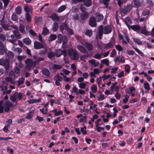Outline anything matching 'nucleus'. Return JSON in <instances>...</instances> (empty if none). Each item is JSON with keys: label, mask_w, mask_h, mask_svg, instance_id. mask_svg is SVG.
Wrapping results in <instances>:
<instances>
[{"label": "nucleus", "mask_w": 154, "mask_h": 154, "mask_svg": "<svg viewBox=\"0 0 154 154\" xmlns=\"http://www.w3.org/2000/svg\"><path fill=\"white\" fill-rule=\"evenodd\" d=\"M55 56L57 57H60L62 55L64 57H66L67 55V51L66 50H62L61 49L56 50L55 51Z\"/></svg>", "instance_id": "nucleus-8"}, {"label": "nucleus", "mask_w": 154, "mask_h": 154, "mask_svg": "<svg viewBox=\"0 0 154 154\" xmlns=\"http://www.w3.org/2000/svg\"><path fill=\"white\" fill-rule=\"evenodd\" d=\"M7 55L8 56L9 58L12 59L13 58L14 56V53L11 51H9L7 53Z\"/></svg>", "instance_id": "nucleus-44"}, {"label": "nucleus", "mask_w": 154, "mask_h": 154, "mask_svg": "<svg viewBox=\"0 0 154 154\" xmlns=\"http://www.w3.org/2000/svg\"><path fill=\"white\" fill-rule=\"evenodd\" d=\"M72 19L74 20H78L79 19V15L78 14H75L72 15Z\"/></svg>", "instance_id": "nucleus-45"}, {"label": "nucleus", "mask_w": 154, "mask_h": 154, "mask_svg": "<svg viewBox=\"0 0 154 154\" xmlns=\"http://www.w3.org/2000/svg\"><path fill=\"white\" fill-rule=\"evenodd\" d=\"M67 54L70 59L73 60H77L79 58V56L76 51L72 48L69 49L67 50Z\"/></svg>", "instance_id": "nucleus-2"}, {"label": "nucleus", "mask_w": 154, "mask_h": 154, "mask_svg": "<svg viewBox=\"0 0 154 154\" xmlns=\"http://www.w3.org/2000/svg\"><path fill=\"white\" fill-rule=\"evenodd\" d=\"M132 9V6L130 4H128L125 5L123 8L120 9V13L122 14H123L124 15L126 14Z\"/></svg>", "instance_id": "nucleus-6"}, {"label": "nucleus", "mask_w": 154, "mask_h": 154, "mask_svg": "<svg viewBox=\"0 0 154 154\" xmlns=\"http://www.w3.org/2000/svg\"><path fill=\"white\" fill-rule=\"evenodd\" d=\"M0 65L4 67L7 72H8L9 71V62L8 60L3 58L1 59H0Z\"/></svg>", "instance_id": "nucleus-7"}, {"label": "nucleus", "mask_w": 154, "mask_h": 154, "mask_svg": "<svg viewBox=\"0 0 154 154\" xmlns=\"http://www.w3.org/2000/svg\"><path fill=\"white\" fill-rule=\"evenodd\" d=\"M66 8V7L65 5H62L58 8L57 10V12L61 13L65 10Z\"/></svg>", "instance_id": "nucleus-33"}, {"label": "nucleus", "mask_w": 154, "mask_h": 154, "mask_svg": "<svg viewBox=\"0 0 154 154\" xmlns=\"http://www.w3.org/2000/svg\"><path fill=\"white\" fill-rule=\"evenodd\" d=\"M49 17L51 18L54 21H58L59 19L58 16L55 13L52 14Z\"/></svg>", "instance_id": "nucleus-20"}, {"label": "nucleus", "mask_w": 154, "mask_h": 154, "mask_svg": "<svg viewBox=\"0 0 154 154\" xmlns=\"http://www.w3.org/2000/svg\"><path fill=\"white\" fill-rule=\"evenodd\" d=\"M26 69L28 71L30 70L31 68L33 61L31 59H28V60H26Z\"/></svg>", "instance_id": "nucleus-10"}, {"label": "nucleus", "mask_w": 154, "mask_h": 154, "mask_svg": "<svg viewBox=\"0 0 154 154\" xmlns=\"http://www.w3.org/2000/svg\"><path fill=\"white\" fill-rule=\"evenodd\" d=\"M85 34L86 35L88 36L89 37H90L92 35V32L91 30L89 29L87 30L85 32Z\"/></svg>", "instance_id": "nucleus-51"}, {"label": "nucleus", "mask_w": 154, "mask_h": 154, "mask_svg": "<svg viewBox=\"0 0 154 154\" xmlns=\"http://www.w3.org/2000/svg\"><path fill=\"white\" fill-rule=\"evenodd\" d=\"M93 57L96 59L100 60L101 58V54L99 53H97L94 55L93 56Z\"/></svg>", "instance_id": "nucleus-59"}, {"label": "nucleus", "mask_w": 154, "mask_h": 154, "mask_svg": "<svg viewBox=\"0 0 154 154\" xmlns=\"http://www.w3.org/2000/svg\"><path fill=\"white\" fill-rule=\"evenodd\" d=\"M49 30L45 27H44L43 29L42 34L44 35H47L49 33Z\"/></svg>", "instance_id": "nucleus-41"}, {"label": "nucleus", "mask_w": 154, "mask_h": 154, "mask_svg": "<svg viewBox=\"0 0 154 154\" xmlns=\"http://www.w3.org/2000/svg\"><path fill=\"white\" fill-rule=\"evenodd\" d=\"M133 39L134 41L137 44L140 45L142 44V42L140 39L137 38H134Z\"/></svg>", "instance_id": "nucleus-58"}, {"label": "nucleus", "mask_w": 154, "mask_h": 154, "mask_svg": "<svg viewBox=\"0 0 154 154\" xmlns=\"http://www.w3.org/2000/svg\"><path fill=\"white\" fill-rule=\"evenodd\" d=\"M14 51L20 54L22 51V49L20 48H16L14 49Z\"/></svg>", "instance_id": "nucleus-62"}, {"label": "nucleus", "mask_w": 154, "mask_h": 154, "mask_svg": "<svg viewBox=\"0 0 154 154\" xmlns=\"http://www.w3.org/2000/svg\"><path fill=\"white\" fill-rule=\"evenodd\" d=\"M103 16L102 14L100 13H97L96 14V18L97 19V21H99L103 18Z\"/></svg>", "instance_id": "nucleus-31"}, {"label": "nucleus", "mask_w": 154, "mask_h": 154, "mask_svg": "<svg viewBox=\"0 0 154 154\" xmlns=\"http://www.w3.org/2000/svg\"><path fill=\"white\" fill-rule=\"evenodd\" d=\"M79 87L81 89H85L86 86L87 84L85 82H82L78 83Z\"/></svg>", "instance_id": "nucleus-34"}, {"label": "nucleus", "mask_w": 154, "mask_h": 154, "mask_svg": "<svg viewBox=\"0 0 154 154\" xmlns=\"http://www.w3.org/2000/svg\"><path fill=\"white\" fill-rule=\"evenodd\" d=\"M112 31V29L109 26H105L104 27L102 25L100 26L98 28V35L100 38L102 37L103 34H108Z\"/></svg>", "instance_id": "nucleus-1"}, {"label": "nucleus", "mask_w": 154, "mask_h": 154, "mask_svg": "<svg viewBox=\"0 0 154 154\" xmlns=\"http://www.w3.org/2000/svg\"><path fill=\"white\" fill-rule=\"evenodd\" d=\"M5 107L4 110L5 112H8L10 110V108L12 107L13 105L12 103L9 101H8L4 103Z\"/></svg>", "instance_id": "nucleus-9"}, {"label": "nucleus", "mask_w": 154, "mask_h": 154, "mask_svg": "<svg viewBox=\"0 0 154 154\" xmlns=\"http://www.w3.org/2000/svg\"><path fill=\"white\" fill-rule=\"evenodd\" d=\"M24 80L25 79L23 77H21L17 81L18 82V86H19L23 84L24 83Z\"/></svg>", "instance_id": "nucleus-35"}, {"label": "nucleus", "mask_w": 154, "mask_h": 154, "mask_svg": "<svg viewBox=\"0 0 154 154\" xmlns=\"http://www.w3.org/2000/svg\"><path fill=\"white\" fill-rule=\"evenodd\" d=\"M41 100V99L40 98L38 99H33L29 100L28 101V102L30 104L33 103H36L39 102H40Z\"/></svg>", "instance_id": "nucleus-37"}, {"label": "nucleus", "mask_w": 154, "mask_h": 154, "mask_svg": "<svg viewBox=\"0 0 154 154\" xmlns=\"http://www.w3.org/2000/svg\"><path fill=\"white\" fill-rule=\"evenodd\" d=\"M23 97V94L21 92H16L11 95L10 98V100L12 102H15L16 100H20Z\"/></svg>", "instance_id": "nucleus-4"}, {"label": "nucleus", "mask_w": 154, "mask_h": 154, "mask_svg": "<svg viewBox=\"0 0 154 154\" xmlns=\"http://www.w3.org/2000/svg\"><path fill=\"white\" fill-rule=\"evenodd\" d=\"M2 18V19L0 20L1 25L4 30L5 31H7L10 30V26L8 24L5 23V22L4 20L5 14L2 12H1L0 14V17Z\"/></svg>", "instance_id": "nucleus-3"}, {"label": "nucleus", "mask_w": 154, "mask_h": 154, "mask_svg": "<svg viewBox=\"0 0 154 154\" xmlns=\"http://www.w3.org/2000/svg\"><path fill=\"white\" fill-rule=\"evenodd\" d=\"M25 19L28 22L31 21V17L30 15L28 13H26L25 14Z\"/></svg>", "instance_id": "nucleus-26"}, {"label": "nucleus", "mask_w": 154, "mask_h": 154, "mask_svg": "<svg viewBox=\"0 0 154 154\" xmlns=\"http://www.w3.org/2000/svg\"><path fill=\"white\" fill-rule=\"evenodd\" d=\"M55 56V52L52 51L49 52L47 54L48 57L51 59L53 60Z\"/></svg>", "instance_id": "nucleus-24"}, {"label": "nucleus", "mask_w": 154, "mask_h": 154, "mask_svg": "<svg viewBox=\"0 0 154 154\" xmlns=\"http://www.w3.org/2000/svg\"><path fill=\"white\" fill-rule=\"evenodd\" d=\"M6 37L7 38V40L8 42L15 45L14 43L16 42L17 40L15 38L14 35H11L10 36L8 35Z\"/></svg>", "instance_id": "nucleus-11"}, {"label": "nucleus", "mask_w": 154, "mask_h": 154, "mask_svg": "<svg viewBox=\"0 0 154 154\" xmlns=\"http://www.w3.org/2000/svg\"><path fill=\"white\" fill-rule=\"evenodd\" d=\"M62 68V66L60 65L54 64L52 68L54 69H60Z\"/></svg>", "instance_id": "nucleus-47"}, {"label": "nucleus", "mask_w": 154, "mask_h": 154, "mask_svg": "<svg viewBox=\"0 0 154 154\" xmlns=\"http://www.w3.org/2000/svg\"><path fill=\"white\" fill-rule=\"evenodd\" d=\"M101 62L102 63L105 64L107 66L109 65V61L107 59H105L101 60Z\"/></svg>", "instance_id": "nucleus-38"}, {"label": "nucleus", "mask_w": 154, "mask_h": 154, "mask_svg": "<svg viewBox=\"0 0 154 154\" xmlns=\"http://www.w3.org/2000/svg\"><path fill=\"white\" fill-rule=\"evenodd\" d=\"M24 10L26 13H29V12H32V8L31 7H29L28 6H25Z\"/></svg>", "instance_id": "nucleus-25"}, {"label": "nucleus", "mask_w": 154, "mask_h": 154, "mask_svg": "<svg viewBox=\"0 0 154 154\" xmlns=\"http://www.w3.org/2000/svg\"><path fill=\"white\" fill-rule=\"evenodd\" d=\"M34 62L35 63H38L41 61H43L45 58L43 57H39L37 58L35 56H34Z\"/></svg>", "instance_id": "nucleus-28"}, {"label": "nucleus", "mask_w": 154, "mask_h": 154, "mask_svg": "<svg viewBox=\"0 0 154 154\" xmlns=\"http://www.w3.org/2000/svg\"><path fill=\"white\" fill-rule=\"evenodd\" d=\"M140 4L139 0H133L131 5L132 6V7L138 8Z\"/></svg>", "instance_id": "nucleus-15"}, {"label": "nucleus", "mask_w": 154, "mask_h": 154, "mask_svg": "<svg viewBox=\"0 0 154 154\" xmlns=\"http://www.w3.org/2000/svg\"><path fill=\"white\" fill-rule=\"evenodd\" d=\"M19 30L23 34L25 33V27L23 26L20 25L19 27Z\"/></svg>", "instance_id": "nucleus-61"}, {"label": "nucleus", "mask_w": 154, "mask_h": 154, "mask_svg": "<svg viewBox=\"0 0 154 154\" xmlns=\"http://www.w3.org/2000/svg\"><path fill=\"white\" fill-rule=\"evenodd\" d=\"M22 9L20 6H18L15 8V13L17 14H20L22 12Z\"/></svg>", "instance_id": "nucleus-27"}, {"label": "nucleus", "mask_w": 154, "mask_h": 154, "mask_svg": "<svg viewBox=\"0 0 154 154\" xmlns=\"http://www.w3.org/2000/svg\"><path fill=\"white\" fill-rule=\"evenodd\" d=\"M116 52L115 49H113L112 52L111 53L110 57H114L116 54Z\"/></svg>", "instance_id": "nucleus-63"}, {"label": "nucleus", "mask_w": 154, "mask_h": 154, "mask_svg": "<svg viewBox=\"0 0 154 154\" xmlns=\"http://www.w3.org/2000/svg\"><path fill=\"white\" fill-rule=\"evenodd\" d=\"M9 76L14 80L15 79V73L14 71H11L10 72L9 74Z\"/></svg>", "instance_id": "nucleus-40"}, {"label": "nucleus", "mask_w": 154, "mask_h": 154, "mask_svg": "<svg viewBox=\"0 0 154 154\" xmlns=\"http://www.w3.org/2000/svg\"><path fill=\"white\" fill-rule=\"evenodd\" d=\"M14 35L16 39H20L21 38V34L18 31V30H15L13 31Z\"/></svg>", "instance_id": "nucleus-17"}, {"label": "nucleus", "mask_w": 154, "mask_h": 154, "mask_svg": "<svg viewBox=\"0 0 154 154\" xmlns=\"http://www.w3.org/2000/svg\"><path fill=\"white\" fill-rule=\"evenodd\" d=\"M125 23H129L130 24H131L132 22L130 17H127L125 20Z\"/></svg>", "instance_id": "nucleus-48"}, {"label": "nucleus", "mask_w": 154, "mask_h": 154, "mask_svg": "<svg viewBox=\"0 0 154 154\" xmlns=\"http://www.w3.org/2000/svg\"><path fill=\"white\" fill-rule=\"evenodd\" d=\"M42 72L43 75L46 76H49L50 75V72L47 69H43L42 71Z\"/></svg>", "instance_id": "nucleus-18"}, {"label": "nucleus", "mask_w": 154, "mask_h": 154, "mask_svg": "<svg viewBox=\"0 0 154 154\" xmlns=\"http://www.w3.org/2000/svg\"><path fill=\"white\" fill-rule=\"evenodd\" d=\"M96 60H95L92 59L89 60L88 61V62L94 67H95L98 66L99 64L98 61L96 62Z\"/></svg>", "instance_id": "nucleus-16"}, {"label": "nucleus", "mask_w": 154, "mask_h": 154, "mask_svg": "<svg viewBox=\"0 0 154 154\" xmlns=\"http://www.w3.org/2000/svg\"><path fill=\"white\" fill-rule=\"evenodd\" d=\"M58 28L59 25L58 23L54 22L53 23L52 29L53 31L56 32L58 30Z\"/></svg>", "instance_id": "nucleus-23"}, {"label": "nucleus", "mask_w": 154, "mask_h": 154, "mask_svg": "<svg viewBox=\"0 0 154 154\" xmlns=\"http://www.w3.org/2000/svg\"><path fill=\"white\" fill-rule=\"evenodd\" d=\"M11 19L13 21H16L18 20V17L15 13H13L12 14Z\"/></svg>", "instance_id": "nucleus-39"}, {"label": "nucleus", "mask_w": 154, "mask_h": 154, "mask_svg": "<svg viewBox=\"0 0 154 154\" xmlns=\"http://www.w3.org/2000/svg\"><path fill=\"white\" fill-rule=\"evenodd\" d=\"M125 71L126 72L129 73L130 72V67L129 65H126L125 66Z\"/></svg>", "instance_id": "nucleus-57"}, {"label": "nucleus", "mask_w": 154, "mask_h": 154, "mask_svg": "<svg viewBox=\"0 0 154 154\" xmlns=\"http://www.w3.org/2000/svg\"><path fill=\"white\" fill-rule=\"evenodd\" d=\"M42 20V18L41 17H36L35 18V21L36 23H41Z\"/></svg>", "instance_id": "nucleus-53"}, {"label": "nucleus", "mask_w": 154, "mask_h": 154, "mask_svg": "<svg viewBox=\"0 0 154 154\" xmlns=\"http://www.w3.org/2000/svg\"><path fill=\"white\" fill-rule=\"evenodd\" d=\"M44 48V45L42 44L37 41H36L34 42V48L35 49H38L41 48Z\"/></svg>", "instance_id": "nucleus-12"}, {"label": "nucleus", "mask_w": 154, "mask_h": 154, "mask_svg": "<svg viewBox=\"0 0 154 154\" xmlns=\"http://www.w3.org/2000/svg\"><path fill=\"white\" fill-rule=\"evenodd\" d=\"M63 36L61 34H59L57 35V39L58 40V43L60 44L62 43L63 41Z\"/></svg>", "instance_id": "nucleus-32"}, {"label": "nucleus", "mask_w": 154, "mask_h": 154, "mask_svg": "<svg viewBox=\"0 0 154 154\" xmlns=\"http://www.w3.org/2000/svg\"><path fill=\"white\" fill-rule=\"evenodd\" d=\"M113 45V44H112L111 42H109L105 44L104 48H105L107 49L111 48Z\"/></svg>", "instance_id": "nucleus-43"}, {"label": "nucleus", "mask_w": 154, "mask_h": 154, "mask_svg": "<svg viewBox=\"0 0 154 154\" xmlns=\"http://www.w3.org/2000/svg\"><path fill=\"white\" fill-rule=\"evenodd\" d=\"M23 40V43L27 45H30L32 42L31 40L28 37L24 38Z\"/></svg>", "instance_id": "nucleus-19"}, {"label": "nucleus", "mask_w": 154, "mask_h": 154, "mask_svg": "<svg viewBox=\"0 0 154 154\" xmlns=\"http://www.w3.org/2000/svg\"><path fill=\"white\" fill-rule=\"evenodd\" d=\"M80 42L85 47L88 51H90L93 50L94 46L92 44L87 42L83 40H81Z\"/></svg>", "instance_id": "nucleus-5"}, {"label": "nucleus", "mask_w": 154, "mask_h": 154, "mask_svg": "<svg viewBox=\"0 0 154 154\" xmlns=\"http://www.w3.org/2000/svg\"><path fill=\"white\" fill-rule=\"evenodd\" d=\"M117 3L119 6H121V5L127 2V0H117Z\"/></svg>", "instance_id": "nucleus-54"}, {"label": "nucleus", "mask_w": 154, "mask_h": 154, "mask_svg": "<svg viewBox=\"0 0 154 154\" xmlns=\"http://www.w3.org/2000/svg\"><path fill=\"white\" fill-rule=\"evenodd\" d=\"M54 78L57 79L59 81H61L63 80V78L60 76L58 74H57L56 76H55Z\"/></svg>", "instance_id": "nucleus-56"}, {"label": "nucleus", "mask_w": 154, "mask_h": 154, "mask_svg": "<svg viewBox=\"0 0 154 154\" xmlns=\"http://www.w3.org/2000/svg\"><path fill=\"white\" fill-rule=\"evenodd\" d=\"M131 28L133 30L136 31L139 30L140 29V27L138 25H136L131 26Z\"/></svg>", "instance_id": "nucleus-30"}, {"label": "nucleus", "mask_w": 154, "mask_h": 154, "mask_svg": "<svg viewBox=\"0 0 154 154\" xmlns=\"http://www.w3.org/2000/svg\"><path fill=\"white\" fill-rule=\"evenodd\" d=\"M68 38L66 36H63V45L64 44H66L68 42Z\"/></svg>", "instance_id": "nucleus-49"}, {"label": "nucleus", "mask_w": 154, "mask_h": 154, "mask_svg": "<svg viewBox=\"0 0 154 154\" xmlns=\"http://www.w3.org/2000/svg\"><path fill=\"white\" fill-rule=\"evenodd\" d=\"M12 121L11 119H9L6 121V126L10 127L11 125L12 124Z\"/></svg>", "instance_id": "nucleus-55"}, {"label": "nucleus", "mask_w": 154, "mask_h": 154, "mask_svg": "<svg viewBox=\"0 0 154 154\" xmlns=\"http://www.w3.org/2000/svg\"><path fill=\"white\" fill-rule=\"evenodd\" d=\"M77 48L81 52L85 53L87 51L85 48L81 45H77Z\"/></svg>", "instance_id": "nucleus-21"}, {"label": "nucleus", "mask_w": 154, "mask_h": 154, "mask_svg": "<svg viewBox=\"0 0 154 154\" xmlns=\"http://www.w3.org/2000/svg\"><path fill=\"white\" fill-rule=\"evenodd\" d=\"M115 47L116 49L118 51V54H120V52L123 50L122 47L120 45H116L115 46Z\"/></svg>", "instance_id": "nucleus-42"}, {"label": "nucleus", "mask_w": 154, "mask_h": 154, "mask_svg": "<svg viewBox=\"0 0 154 154\" xmlns=\"http://www.w3.org/2000/svg\"><path fill=\"white\" fill-rule=\"evenodd\" d=\"M34 112V110H31L27 114L26 116V118L28 119H30L32 117V115Z\"/></svg>", "instance_id": "nucleus-36"}, {"label": "nucleus", "mask_w": 154, "mask_h": 154, "mask_svg": "<svg viewBox=\"0 0 154 154\" xmlns=\"http://www.w3.org/2000/svg\"><path fill=\"white\" fill-rule=\"evenodd\" d=\"M85 5L87 7H89L92 5L91 0H84L83 1Z\"/></svg>", "instance_id": "nucleus-29"}, {"label": "nucleus", "mask_w": 154, "mask_h": 154, "mask_svg": "<svg viewBox=\"0 0 154 154\" xmlns=\"http://www.w3.org/2000/svg\"><path fill=\"white\" fill-rule=\"evenodd\" d=\"M91 89L94 93H96L97 90V87L96 85H94L91 87Z\"/></svg>", "instance_id": "nucleus-46"}, {"label": "nucleus", "mask_w": 154, "mask_h": 154, "mask_svg": "<svg viewBox=\"0 0 154 154\" xmlns=\"http://www.w3.org/2000/svg\"><path fill=\"white\" fill-rule=\"evenodd\" d=\"M144 88L149 90L150 89V87L149 83L148 82H145L144 83Z\"/></svg>", "instance_id": "nucleus-60"}, {"label": "nucleus", "mask_w": 154, "mask_h": 154, "mask_svg": "<svg viewBox=\"0 0 154 154\" xmlns=\"http://www.w3.org/2000/svg\"><path fill=\"white\" fill-rule=\"evenodd\" d=\"M133 48L138 53L140 54L141 56H144L143 53L141 51L138 49L134 47V46H133Z\"/></svg>", "instance_id": "nucleus-50"}, {"label": "nucleus", "mask_w": 154, "mask_h": 154, "mask_svg": "<svg viewBox=\"0 0 154 154\" xmlns=\"http://www.w3.org/2000/svg\"><path fill=\"white\" fill-rule=\"evenodd\" d=\"M6 39L5 37L4 34H0V40L4 42Z\"/></svg>", "instance_id": "nucleus-64"}, {"label": "nucleus", "mask_w": 154, "mask_h": 154, "mask_svg": "<svg viewBox=\"0 0 154 154\" xmlns=\"http://www.w3.org/2000/svg\"><path fill=\"white\" fill-rule=\"evenodd\" d=\"M89 24L92 27H95L97 24L96 19L94 17H91L89 19Z\"/></svg>", "instance_id": "nucleus-13"}, {"label": "nucleus", "mask_w": 154, "mask_h": 154, "mask_svg": "<svg viewBox=\"0 0 154 154\" xmlns=\"http://www.w3.org/2000/svg\"><path fill=\"white\" fill-rule=\"evenodd\" d=\"M98 100L99 101L105 99L104 95L103 94H101L99 96L97 97Z\"/></svg>", "instance_id": "nucleus-52"}, {"label": "nucleus", "mask_w": 154, "mask_h": 154, "mask_svg": "<svg viewBox=\"0 0 154 154\" xmlns=\"http://www.w3.org/2000/svg\"><path fill=\"white\" fill-rule=\"evenodd\" d=\"M57 38V36L56 35L53 34H51L49 37L48 40L50 42H52L55 40Z\"/></svg>", "instance_id": "nucleus-22"}, {"label": "nucleus", "mask_w": 154, "mask_h": 154, "mask_svg": "<svg viewBox=\"0 0 154 154\" xmlns=\"http://www.w3.org/2000/svg\"><path fill=\"white\" fill-rule=\"evenodd\" d=\"M89 14L86 11H83L80 15L81 18L82 20H85L88 18Z\"/></svg>", "instance_id": "nucleus-14"}]
</instances>
